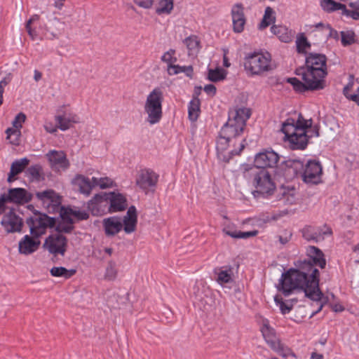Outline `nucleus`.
Segmentation results:
<instances>
[{"instance_id": "nucleus-1", "label": "nucleus", "mask_w": 359, "mask_h": 359, "mask_svg": "<svg viewBox=\"0 0 359 359\" xmlns=\"http://www.w3.org/2000/svg\"><path fill=\"white\" fill-rule=\"evenodd\" d=\"M306 255L309 260L298 261L294 264L295 269L291 268L282 273L277 289L285 296L294 292H304L306 297L319 304L318 309L313 312V316L323 306L320 302L323 294L319 289V271L315 266L324 269L326 260L323 252L315 246H309Z\"/></svg>"}, {"instance_id": "nucleus-2", "label": "nucleus", "mask_w": 359, "mask_h": 359, "mask_svg": "<svg viewBox=\"0 0 359 359\" xmlns=\"http://www.w3.org/2000/svg\"><path fill=\"white\" fill-rule=\"evenodd\" d=\"M311 119H304L301 114L297 121L288 118L283 123L281 131L285 134L284 140L288 142L291 149H304L309 139L313 137V135L308 134L310 132L313 133L316 137L319 136L318 128L316 126L311 128Z\"/></svg>"}, {"instance_id": "nucleus-3", "label": "nucleus", "mask_w": 359, "mask_h": 359, "mask_svg": "<svg viewBox=\"0 0 359 359\" xmlns=\"http://www.w3.org/2000/svg\"><path fill=\"white\" fill-rule=\"evenodd\" d=\"M110 213L124 210L127 208L126 197L119 193L95 194L88 203V208L94 215H101L107 205Z\"/></svg>"}, {"instance_id": "nucleus-4", "label": "nucleus", "mask_w": 359, "mask_h": 359, "mask_svg": "<svg viewBox=\"0 0 359 359\" xmlns=\"http://www.w3.org/2000/svg\"><path fill=\"white\" fill-rule=\"evenodd\" d=\"M137 224V214L135 206H130L123 217L113 216L103 220V227L107 236L118 234L122 229L130 234L135 231Z\"/></svg>"}, {"instance_id": "nucleus-5", "label": "nucleus", "mask_w": 359, "mask_h": 359, "mask_svg": "<svg viewBox=\"0 0 359 359\" xmlns=\"http://www.w3.org/2000/svg\"><path fill=\"white\" fill-rule=\"evenodd\" d=\"M250 109L245 107L236 108L229 112V119L222 128V135L236 138L243 133L246 121L250 118Z\"/></svg>"}, {"instance_id": "nucleus-6", "label": "nucleus", "mask_w": 359, "mask_h": 359, "mask_svg": "<svg viewBox=\"0 0 359 359\" xmlns=\"http://www.w3.org/2000/svg\"><path fill=\"white\" fill-rule=\"evenodd\" d=\"M163 93L160 88H155L147 96L144 111L147 115V121L150 125L158 123L163 116L162 103Z\"/></svg>"}, {"instance_id": "nucleus-7", "label": "nucleus", "mask_w": 359, "mask_h": 359, "mask_svg": "<svg viewBox=\"0 0 359 359\" xmlns=\"http://www.w3.org/2000/svg\"><path fill=\"white\" fill-rule=\"evenodd\" d=\"M327 57L323 54L311 53L306 58V67L304 72L314 81H319L325 85L324 78L327 72Z\"/></svg>"}, {"instance_id": "nucleus-8", "label": "nucleus", "mask_w": 359, "mask_h": 359, "mask_svg": "<svg viewBox=\"0 0 359 359\" xmlns=\"http://www.w3.org/2000/svg\"><path fill=\"white\" fill-rule=\"evenodd\" d=\"M271 55L268 53L255 52L245 57V69L252 74L259 75L271 70Z\"/></svg>"}, {"instance_id": "nucleus-9", "label": "nucleus", "mask_w": 359, "mask_h": 359, "mask_svg": "<svg viewBox=\"0 0 359 359\" xmlns=\"http://www.w3.org/2000/svg\"><path fill=\"white\" fill-rule=\"evenodd\" d=\"M26 222L29 227L31 235L39 238L46 233L47 228L55 225V219L48 217L46 214L34 212L32 217L27 219Z\"/></svg>"}, {"instance_id": "nucleus-10", "label": "nucleus", "mask_w": 359, "mask_h": 359, "mask_svg": "<svg viewBox=\"0 0 359 359\" xmlns=\"http://www.w3.org/2000/svg\"><path fill=\"white\" fill-rule=\"evenodd\" d=\"M253 184L255 187L253 191L255 197L259 195L264 196L271 195L276 189L271 174L266 169L260 170L255 175Z\"/></svg>"}, {"instance_id": "nucleus-11", "label": "nucleus", "mask_w": 359, "mask_h": 359, "mask_svg": "<svg viewBox=\"0 0 359 359\" xmlns=\"http://www.w3.org/2000/svg\"><path fill=\"white\" fill-rule=\"evenodd\" d=\"M296 74L301 76L304 82H302L297 78H289L287 82L290 83L294 90L303 93L308 90H318L325 88V85H323L319 81H314L304 72V67H299L296 70Z\"/></svg>"}, {"instance_id": "nucleus-12", "label": "nucleus", "mask_w": 359, "mask_h": 359, "mask_svg": "<svg viewBox=\"0 0 359 359\" xmlns=\"http://www.w3.org/2000/svg\"><path fill=\"white\" fill-rule=\"evenodd\" d=\"M233 140L232 137L225 135H222V131L220 130L219 138L217 141L216 149L217 151L218 158L224 162H228L233 156L238 155L245 148V140L243 139L242 142L239 143V149L238 150L233 149L228 152H226L229 142Z\"/></svg>"}, {"instance_id": "nucleus-13", "label": "nucleus", "mask_w": 359, "mask_h": 359, "mask_svg": "<svg viewBox=\"0 0 359 359\" xmlns=\"http://www.w3.org/2000/svg\"><path fill=\"white\" fill-rule=\"evenodd\" d=\"M43 247L50 254L64 256L67 251V239L62 234L54 233L46 238Z\"/></svg>"}, {"instance_id": "nucleus-14", "label": "nucleus", "mask_w": 359, "mask_h": 359, "mask_svg": "<svg viewBox=\"0 0 359 359\" xmlns=\"http://www.w3.org/2000/svg\"><path fill=\"white\" fill-rule=\"evenodd\" d=\"M300 174L302 180L306 184H318L322 182V166L315 160H309Z\"/></svg>"}, {"instance_id": "nucleus-15", "label": "nucleus", "mask_w": 359, "mask_h": 359, "mask_svg": "<svg viewBox=\"0 0 359 359\" xmlns=\"http://www.w3.org/2000/svg\"><path fill=\"white\" fill-rule=\"evenodd\" d=\"M158 175L151 169H142L136 176L135 184L142 190L147 193L154 189L158 182Z\"/></svg>"}, {"instance_id": "nucleus-16", "label": "nucleus", "mask_w": 359, "mask_h": 359, "mask_svg": "<svg viewBox=\"0 0 359 359\" xmlns=\"http://www.w3.org/2000/svg\"><path fill=\"white\" fill-rule=\"evenodd\" d=\"M37 198L41 201L42 205L48 212H55L61 210V201L59 195L52 189H48L36 193Z\"/></svg>"}, {"instance_id": "nucleus-17", "label": "nucleus", "mask_w": 359, "mask_h": 359, "mask_svg": "<svg viewBox=\"0 0 359 359\" xmlns=\"http://www.w3.org/2000/svg\"><path fill=\"white\" fill-rule=\"evenodd\" d=\"M1 224L7 233L20 232L23 226L22 219L18 216L14 208L5 212Z\"/></svg>"}, {"instance_id": "nucleus-18", "label": "nucleus", "mask_w": 359, "mask_h": 359, "mask_svg": "<svg viewBox=\"0 0 359 359\" xmlns=\"http://www.w3.org/2000/svg\"><path fill=\"white\" fill-rule=\"evenodd\" d=\"M303 237L308 241L318 243L324 240L325 236H330L332 233L331 228L325 225L324 226H306L302 231Z\"/></svg>"}, {"instance_id": "nucleus-19", "label": "nucleus", "mask_w": 359, "mask_h": 359, "mask_svg": "<svg viewBox=\"0 0 359 359\" xmlns=\"http://www.w3.org/2000/svg\"><path fill=\"white\" fill-rule=\"evenodd\" d=\"M8 202L23 205L31 201L32 194L23 188H12L6 194Z\"/></svg>"}, {"instance_id": "nucleus-20", "label": "nucleus", "mask_w": 359, "mask_h": 359, "mask_svg": "<svg viewBox=\"0 0 359 359\" xmlns=\"http://www.w3.org/2000/svg\"><path fill=\"white\" fill-rule=\"evenodd\" d=\"M233 29L236 33H241L244 29L246 18L244 13V8L242 4H237L231 9Z\"/></svg>"}, {"instance_id": "nucleus-21", "label": "nucleus", "mask_w": 359, "mask_h": 359, "mask_svg": "<svg viewBox=\"0 0 359 359\" xmlns=\"http://www.w3.org/2000/svg\"><path fill=\"white\" fill-rule=\"evenodd\" d=\"M344 95L359 106V78L355 79L353 74L348 76V82L344 87Z\"/></svg>"}, {"instance_id": "nucleus-22", "label": "nucleus", "mask_w": 359, "mask_h": 359, "mask_svg": "<svg viewBox=\"0 0 359 359\" xmlns=\"http://www.w3.org/2000/svg\"><path fill=\"white\" fill-rule=\"evenodd\" d=\"M52 168L60 170H66L69 166V162L65 154L62 151H50L46 154Z\"/></svg>"}, {"instance_id": "nucleus-23", "label": "nucleus", "mask_w": 359, "mask_h": 359, "mask_svg": "<svg viewBox=\"0 0 359 359\" xmlns=\"http://www.w3.org/2000/svg\"><path fill=\"white\" fill-rule=\"evenodd\" d=\"M279 160L278 155L273 151H266L256 155L255 163L259 168L273 167Z\"/></svg>"}, {"instance_id": "nucleus-24", "label": "nucleus", "mask_w": 359, "mask_h": 359, "mask_svg": "<svg viewBox=\"0 0 359 359\" xmlns=\"http://www.w3.org/2000/svg\"><path fill=\"white\" fill-rule=\"evenodd\" d=\"M38 238L32 236L31 237L25 235L18 244L20 253L29 255L35 252L40 245V241Z\"/></svg>"}, {"instance_id": "nucleus-25", "label": "nucleus", "mask_w": 359, "mask_h": 359, "mask_svg": "<svg viewBox=\"0 0 359 359\" xmlns=\"http://www.w3.org/2000/svg\"><path fill=\"white\" fill-rule=\"evenodd\" d=\"M55 119L57 127L63 131L70 128L74 123L80 122L79 117L73 113H65L62 115L56 116Z\"/></svg>"}, {"instance_id": "nucleus-26", "label": "nucleus", "mask_w": 359, "mask_h": 359, "mask_svg": "<svg viewBox=\"0 0 359 359\" xmlns=\"http://www.w3.org/2000/svg\"><path fill=\"white\" fill-rule=\"evenodd\" d=\"M216 281L221 285L233 281V269L230 266L217 268L214 270Z\"/></svg>"}, {"instance_id": "nucleus-27", "label": "nucleus", "mask_w": 359, "mask_h": 359, "mask_svg": "<svg viewBox=\"0 0 359 359\" xmlns=\"http://www.w3.org/2000/svg\"><path fill=\"white\" fill-rule=\"evenodd\" d=\"M73 183L79 187L80 193L86 196L90 194L93 188L95 187L92 180L81 175H76L73 180Z\"/></svg>"}, {"instance_id": "nucleus-28", "label": "nucleus", "mask_w": 359, "mask_h": 359, "mask_svg": "<svg viewBox=\"0 0 359 359\" xmlns=\"http://www.w3.org/2000/svg\"><path fill=\"white\" fill-rule=\"evenodd\" d=\"M261 332L266 342L271 346V348H275L276 345L279 343L280 341L277 338L274 330L269 326L267 320H264L263 326L261 328Z\"/></svg>"}, {"instance_id": "nucleus-29", "label": "nucleus", "mask_w": 359, "mask_h": 359, "mask_svg": "<svg viewBox=\"0 0 359 359\" xmlns=\"http://www.w3.org/2000/svg\"><path fill=\"white\" fill-rule=\"evenodd\" d=\"M60 215L61 220L57 223L55 226L56 233L62 234L63 233H70L74 228V219L70 218L69 216L64 215L60 210Z\"/></svg>"}, {"instance_id": "nucleus-30", "label": "nucleus", "mask_w": 359, "mask_h": 359, "mask_svg": "<svg viewBox=\"0 0 359 359\" xmlns=\"http://www.w3.org/2000/svg\"><path fill=\"white\" fill-rule=\"evenodd\" d=\"M271 31L283 42L288 43L292 39L291 31H290L285 26L273 25L271 27Z\"/></svg>"}, {"instance_id": "nucleus-31", "label": "nucleus", "mask_w": 359, "mask_h": 359, "mask_svg": "<svg viewBox=\"0 0 359 359\" xmlns=\"http://www.w3.org/2000/svg\"><path fill=\"white\" fill-rule=\"evenodd\" d=\"M189 56H196L200 50V41L196 36L191 35L184 40Z\"/></svg>"}, {"instance_id": "nucleus-32", "label": "nucleus", "mask_w": 359, "mask_h": 359, "mask_svg": "<svg viewBox=\"0 0 359 359\" xmlns=\"http://www.w3.org/2000/svg\"><path fill=\"white\" fill-rule=\"evenodd\" d=\"M167 71L169 75L184 73L188 77L192 78L194 69L191 65L180 66L178 65L170 64L168 65Z\"/></svg>"}, {"instance_id": "nucleus-33", "label": "nucleus", "mask_w": 359, "mask_h": 359, "mask_svg": "<svg viewBox=\"0 0 359 359\" xmlns=\"http://www.w3.org/2000/svg\"><path fill=\"white\" fill-rule=\"evenodd\" d=\"M154 5L158 14H170L173 9V0H155Z\"/></svg>"}, {"instance_id": "nucleus-34", "label": "nucleus", "mask_w": 359, "mask_h": 359, "mask_svg": "<svg viewBox=\"0 0 359 359\" xmlns=\"http://www.w3.org/2000/svg\"><path fill=\"white\" fill-rule=\"evenodd\" d=\"M276 21V13L272 8L267 6L265 9L263 18L259 23L258 28L264 29L274 23Z\"/></svg>"}, {"instance_id": "nucleus-35", "label": "nucleus", "mask_w": 359, "mask_h": 359, "mask_svg": "<svg viewBox=\"0 0 359 359\" xmlns=\"http://www.w3.org/2000/svg\"><path fill=\"white\" fill-rule=\"evenodd\" d=\"M60 210L63 212L64 215L69 216L70 218H73L74 217L78 221L86 220L89 217L88 213L84 210H79L71 208L63 207L61 208Z\"/></svg>"}, {"instance_id": "nucleus-36", "label": "nucleus", "mask_w": 359, "mask_h": 359, "mask_svg": "<svg viewBox=\"0 0 359 359\" xmlns=\"http://www.w3.org/2000/svg\"><path fill=\"white\" fill-rule=\"evenodd\" d=\"M223 232L227 235L231 236L233 238H243L246 239L250 237H253L257 235L258 231H236V230H231L228 228H224L223 229Z\"/></svg>"}, {"instance_id": "nucleus-37", "label": "nucleus", "mask_w": 359, "mask_h": 359, "mask_svg": "<svg viewBox=\"0 0 359 359\" xmlns=\"http://www.w3.org/2000/svg\"><path fill=\"white\" fill-rule=\"evenodd\" d=\"M75 269H67L63 266H55L53 267L50 273L53 276L55 277H62L65 279H68L73 276L76 273Z\"/></svg>"}, {"instance_id": "nucleus-38", "label": "nucleus", "mask_w": 359, "mask_h": 359, "mask_svg": "<svg viewBox=\"0 0 359 359\" xmlns=\"http://www.w3.org/2000/svg\"><path fill=\"white\" fill-rule=\"evenodd\" d=\"M29 160L25 157L13 161L11 166L12 175H18L29 165Z\"/></svg>"}, {"instance_id": "nucleus-39", "label": "nucleus", "mask_w": 359, "mask_h": 359, "mask_svg": "<svg viewBox=\"0 0 359 359\" xmlns=\"http://www.w3.org/2000/svg\"><path fill=\"white\" fill-rule=\"evenodd\" d=\"M200 111V100L196 97L193 99L189 105V118L191 121L197 120Z\"/></svg>"}, {"instance_id": "nucleus-40", "label": "nucleus", "mask_w": 359, "mask_h": 359, "mask_svg": "<svg viewBox=\"0 0 359 359\" xmlns=\"http://www.w3.org/2000/svg\"><path fill=\"white\" fill-rule=\"evenodd\" d=\"M320 6L323 9L327 12L334 11L337 10H345V5L341 3L335 2L333 0H322Z\"/></svg>"}, {"instance_id": "nucleus-41", "label": "nucleus", "mask_w": 359, "mask_h": 359, "mask_svg": "<svg viewBox=\"0 0 359 359\" xmlns=\"http://www.w3.org/2000/svg\"><path fill=\"white\" fill-rule=\"evenodd\" d=\"M6 139L13 145H18L20 143V130L14 128H8L6 130Z\"/></svg>"}, {"instance_id": "nucleus-42", "label": "nucleus", "mask_w": 359, "mask_h": 359, "mask_svg": "<svg viewBox=\"0 0 359 359\" xmlns=\"http://www.w3.org/2000/svg\"><path fill=\"white\" fill-rule=\"evenodd\" d=\"M116 262L110 260L108 262L105 273H104V279L107 280H114L117 276L118 271L116 269Z\"/></svg>"}, {"instance_id": "nucleus-43", "label": "nucleus", "mask_w": 359, "mask_h": 359, "mask_svg": "<svg viewBox=\"0 0 359 359\" xmlns=\"http://www.w3.org/2000/svg\"><path fill=\"white\" fill-rule=\"evenodd\" d=\"M317 27H323L325 30V36L326 39L333 38L334 39H339V33L337 30L332 29L329 24H324L323 22L317 23Z\"/></svg>"}, {"instance_id": "nucleus-44", "label": "nucleus", "mask_w": 359, "mask_h": 359, "mask_svg": "<svg viewBox=\"0 0 359 359\" xmlns=\"http://www.w3.org/2000/svg\"><path fill=\"white\" fill-rule=\"evenodd\" d=\"M225 78L224 71L222 69H209L208 79L212 82H217Z\"/></svg>"}, {"instance_id": "nucleus-45", "label": "nucleus", "mask_w": 359, "mask_h": 359, "mask_svg": "<svg viewBox=\"0 0 359 359\" xmlns=\"http://www.w3.org/2000/svg\"><path fill=\"white\" fill-rule=\"evenodd\" d=\"M274 301L276 305L279 306L283 314L288 313L292 310V302H285L283 299L278 295L275 296Z\"/></svg>"}, {"instance_id": "nucleus-46", "label": "nucleus", "mask_w": 359, "mask_h": 359, "mask_svg": "<svg viewBox=\"0 0 359 359\" xmlns=\"http://www.w3.org/2000/svg\"><path fill=\"white\" fill-rule=\"evenodd\" d=\"M341 36V43L344 46L353 44L355 42V33L351 31H342L340 32Z\"/></svg>"}, {"instance_id": "nucleus-47", "label": "nucleus", "mask_w": 359, "mask_h": 359, "mask_svg": "<svg viewBox=\"0 0 359 359\" xmlns=\"http://www.w3.org/2000/svg\"><path fill=\"white\" fill-rule=\"evenodd\" d=\"M42 168L39 165H34L30 166L26 171L27 176H29L32 180H39L40 179V172Z\"/></svg>"}, {"instance_id": "nucleus-48", "label": "nucleus", "mask_w": 359, "mask_h": 359, "mask_svg": "<svg viewBox=\"0 0 359 359\" xmlns=\"http://www.w3.org/2000/svg\"><path fill=\"white\" fill-rule=\"evenodd\" d=\"M92 180L94 182L95 187L99 186L101 189L110 187L113 183L112 180L108 177H101L100 179L93 177Z\"/></svg>"}, {"instance_id": "nucleus-49", "label": "nucleus", "mask_w": 359, "mask_h": 359, "mask_svg": "<svg viewBox=\"0 0 359 359\" xmlns=\"http://www.w3.org/2000/svg\"><path fill=\"white\" fill-rule=\"evenodd\" d=\"M272 349L273 351H276L280 355H281L283 358H286L289 355L295 357V355L291 351V350L287 347H285L280 343V341L276 345L275 348H272Z\"/></svg>"}, {"instance_id": "nucleus-50", "label": "nucleus", "mask_w": 359, "mask_h": 359, "mask_svg": "<svg viewBox=\"0 0 359 359\" xmlns=\"http://www.w3.org/2000/svg\"><path fill=\"white\" fill-rule=\"evenodd\" d=\"M311 46L310 43L307 41V39L301 36L297 40V48L299 53H304L306 49Z\"/></svg>"}, {"instance_id": "nucleus-51", "label": "nucleus", "mask_w": 359, "mask_h": 359, "mask_svg": "<svg viewBox=\"0 0 359 359\" xmlns=\"http://www.w3.org/2000/svg\"><path fill=\"white\" fill-rule=\"evenodd\" d=\"M25 120L26 115L22 112H20L15 116L14 120L12 121V126L14 128L20 130L22 127V123L25 121Z\"/></svg>"}, {"instance_id": "nucleus-52", "label": "nucleus", "mask_w": 359, "mask_h": 359, "mask_svg": "<svg viewBox=\"0 0 359 359\" xmlns=\"http://www.w3.org/2000/svg\"><path fill=\"white\" fill-rule=\"evenodd\" d=\"M175 53V50L170 49L163 55V56L161 57V60L164 62L168 63V65L170 64H172L173 62H175L177 61V58L173 57Z\"/></svg>"}, {"instance_id": "nucleus-53", "label": "nucleus", "mask_w": 359, "mask_h": 359, "mask_svg": "<svg viewBox=\"0 0 359 359\" xmlns=\"http://www.w3.org/2000/svg\"><path fill=\"white\" fill-rule=\"evenodd\" d=\"M135 4L137 5L139 7L149 9L152 7L154 4L155 0H133Z\"/></svg>"}, {"instance_id": "nucleus-54", "label": "nucleus", "mask_w": 359, "mask_h": 359, "mask_svg": "<svg viewBox=\"0 0 359 359\" xmlns=\"http://www.w3.org/2000/svg\"><path fill=\"white\" fill-rule=\"evenodd\" d=\"M342 13L346 15V16L352 18L353 20H359V12L356 11L348 10L346 9V6L345 10H343Z\"/></svg>"}, {"instance_id": "nucleus-55", "label": "nucleus", "mask_w": 359, "mask_h": 359, "mask_svg": "<svg viewBox=\"0 0 359 359\" xmlns=\"http://www.w3.org/2000/svg\"><path fill=\"white\" fill-rule=\"evenodd\" d=\"M12 79L11 74L6 75L2 80L0 81V90L4 92V87L6 86Z\"/></svg>"}, {"instance_id": "nucleus-56", "label": "nucleus", "mask_w": 359, "mask_h": 359, "mask_svg": "<svg viewBox=\"0 0 359 359\" xmlns=\"http://www.w3.org/2000/svg\"><path fill=\"white\" fill-rule=\"evenodd\" d=\"M204 91L210 96H214L216 94V87L212 84L205 85L204 88Z\"/></svg>"}, {"instance_id": "nucleus-57", "label": "nucleus", "mask_w": 359, "mask_h": 359, "mask_svg": "<svg viewBox=\"0 0 359 359\" xmlns=\"http://www.w3.org/2000/svg\"><path fill=\"white\" fill-rule=\"evenodd\" d=\"M8 202L6 199V194H4L0 197V215L6 212V203Z\"/></svg>"}, {"instance_id": "nucleus-58", "label": "nucleus", "mask_w": 359, "mask_h": 359, "mask_svg": "<svg viewBox=\"0 0 359 359\" xmlns=\"http://www.w3.org/2000/svg\"><path fill=\"white\" fill-rule=\"evenodd\" d=\"M26 29H27V31L28 32V34L32 38V40L36 39V38L37 36V33H36V32L34 29H33L31 27V25H28V23H26Z\"/></svg>"}, {"instance_id": "nucleus-59", "label": "nucleus", "mask_w": 359, "mask_h": 359, "mask_svg": "<svg viewBox=\"0 0 359 359\" xmlns=\"http://www.w3.org/2000/svg\"><path fill=\"white\" fill-rule=\"evenodd\" d=\"M290 166L294 168H303V163L299 160H293L290 161Z\"/></svg>"}, {"instance_id": "nucleus-60", "label": "nucleus", "mask_w": 359, "mask_h": 359, "mask_svg": "<svg viewBox=\"0 0 359 359\" xmlns=\"http://www.w3.org/2000/svg\"><path fill=\"white\" fill-rule=\"evenodd\" d=\"M291 236V233H290L288 236L285 237H283V236H279V241L282 244H285L289 241Z\"/></svg>"}, {"instance_id": "nucleus-61", "label": "nucleus", "mask_w": 359, "mask_h": 359, "mask_svg": "<svg viewBox=\"0 0 359 359\" xmlns=\"http://www.w3.org/2000/svg\"><path fill=\"white\" fill-rule=\"evenodd\" d=\"M41 78H42V74L39 71H38V70H34V80L37 82L39 80H41Z\"/></svg>"}, {"instance_id": "nucleus-62", "label": "nucleus", "mask_w": 359, "mask_h": 359, "mask_svg": "<svg viewBox=\"0 0 359 359\" xmlns=\"http://www.w3.org/2000/svg\"><path fill=\"white\" fill-rule=\"evenodd\" d=\"M65 0H54V5L56 8L61 9Z\"/></svg>"}, {"instance_id": "nucleus-63", "label": "nucleus", "mask_w": 359, "mask_h": 359, "mask_svg": "<svg viewBox=\"0 0 359 359\" xmlns=\"http://www.w3.org/2000/svg\"><path fill=\"white\" fill-rule=\"evenodd\" d=\"M39 20V15H34L27 22L28 25H31L32 23L38 21Z\"/></svg>"}, {"instance_id": "nucleus-64", "label": "nucleus", "mask_w": 359, "mask_h": 359, "mask_svg": "<svg viewBox=\"0 0 359 359\" xmlns=\"http://www.w3.org/2000/svg\"><path fill=\"white\" fill-rule=\"evenodd\" d=\"M311 359H323V355L322 354L312 353Z\"/></svg>"}]
</instances>
